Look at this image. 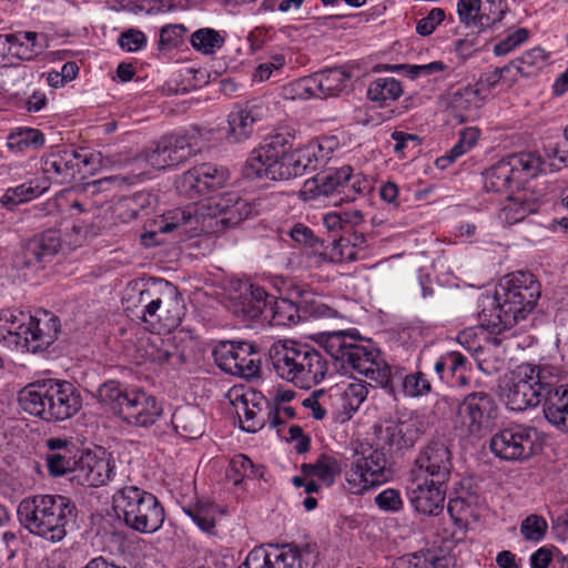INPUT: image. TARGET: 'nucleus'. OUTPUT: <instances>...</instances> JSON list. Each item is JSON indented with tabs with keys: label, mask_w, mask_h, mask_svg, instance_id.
<instances>
[{
	"label": "nucleus",
	"mask_w": 568,
	"mask_h": 568,
	"mask_svg": "<svg viewBox=\"0 0 568 568\" xmlns=\"http://www.w3.org/2000/svg\"><path fill=\"white\" fill-rule=\"evenodd\" d=\"M45 464L50 476L62 477L71 473L75 475L79 458L71 440L51 437L45 440Z\"/></svg>",
	"instance_id": "412c9836"
},
{
	"label": "nucleus",
	"mask_w": 568,
	"mask_h": 568,
	"mask_svg": "<svg viewBox=\"0 0 568 568\" xmlns=\"http://www.w3.org/2000/svg\"><path fill=\"white\" fill-rule=\"evenodd\" d=\"M506 9L507 4L503 0H487L484 11L479 16V27H493L500 22Z\"/></svg>",
	"instance_id": "680f3d73"
},
{
	"label": "nucleus",
	"mask_w": 568,
	"mask_h": 568,
	"mask_svg": "<svg viewBox=\"0 0 568 568\" xmlns=\"http://www.w3.org/2000/svg\"><path fill=\"white\" fill-rule=\"evenodd\" d=\"M297 295L300 297L301 314L303 315L302 321L308 318L326 320L338 316L336 310L325 304L322 298L315 294L301 290L297 292Z\"/></svg>",
	"instance_id": "58836bf2"
},
{
	"label": "nucleus",
	"mask_w": 568,
	"mask_h": 568,
	"mask_svg": "<svg viewBox=\"0 0 568 568\" xmlns=\"http://www.w3.org/2000/svg\"><path fill=\"white\" fill-rule=\"evenodd\" d=\"M548 55L544 49L537 47L526 51L521 57L511 60L509 64L515 68L521 77H531L540 70L547 60Z\"/></svg>",
	"instance_id": "de8ad7c7"
},
{
	"label": "nucleus",
	"mask_w": 568,
	"mask_h": 568,
	"mask_svg": "<svg viewBox=\"0 0 568 568\" xmlns=\"http://www.w3.org/2000/svg\"><path fill=\"white\" fill-rule=\"evenodd\" d=\"M515 186L513 169L506 159L494 164L484 174V189L486 192L507 193Z\"/></svg>",
	"instance_id": "c9c22d12"
},
{
	"label": "nucleus",
	"mask_w": 568,
	"mask_h": 568,
	"mask_svg": "<svg viewBox=\"0 0 568 568\" xmlns=\"http://www.w3.org/2000/svg\"><path fill=\"white\" fill-rule=\"evenodd\" d=\"M265 113L266 108L257 101L236 106L229 115L226 139L233 143L248 139L253 133L254 123L262 120Z\"/></svg>",
	"instance_id": "4be33fe9"
},
{
	"label": "nucleus",
	"mask_w": 568,
	"mask_h": 568,
	"mask_svg": "<svg viewBox=\"0 0 568 568\" xmlns=\"http://www.w3.org/2000/svg\"><path fill=\"white\" fill-rule=\"evenodd\" d=\"M60 320L44 312L41 316L19 315L7 310L0 313V342L11 349L38 353L58 338Z\"/></svg>",
	"instance_id": "423d86ee"
},
{
	"label": "nucleus",
	"mask_w": 568,
	"mask_h": 568,
	"mask_svg": "<svg viewBox=\"0 0 568 568\" xmlns=\"http://www.w3.org/2000/svg\"><path fill=\"white\" fill-rule=\"evenodd\" d=\"M44 143V135L37 129H23L9 135L8 145L11 149L23 151L29 146H40Z\"/></svg>",
	"instance_id": "6e6d98bb"
},
{
	"label": "nucleus",
	"mask_w": 568,
	"mask_h": 568,
	"mask_svg": "<svg viewBox=\"0 0 568 568\" xmlns=\"http://www.w3.org/2000/svg\"><path fill=\"white\" fill-rule=\"evenodd\" d=\"M182 510L202 531L213 532L219 513L216 504L201 498L182 505Z\"/></svg>",
	"instance_id": "f704fd0d"
},
{
	"label": "nucleus",
	"mask_w": 568,
	"mask_h": 568,
	"mask_svg": "<svg viewBox=\"0 0 568 568\" xmlns=\"http://www.w3.org/2000/svg\"><path fill=\"white\" fill-rule=\"evenodd\" d=\"M270 303H272V295L262 286L250 284L241 293L235 312L247 321L256 318L265 321Z\"/></svg>",
	"instance_id": "393cba45"
},
{
	"label": "nucleus",
	"mask_w": 568,
	"mask_h": 568,
	"mask_svg": "<svg viewBox=\"0 0 568 568\" xmlns=\"http://www.w3.org/2000/svg\"><path fill=\"white\" fill-rule=\"evenodd\" d=\"M357 242H352L349 236H341L334 240L332 246L324 253L333 263L353 262L357 258Z\"/></svg>",
	"instance_id": "3c124183"
},
{
	"label": "nucleus",
	"mask_w": 568,
	"mask_h": 568,
	"mask_svg": "<svg viewBox=\"0 0 568 568\" xmlns=\"http://www.w3.org/2000/svg\"><path fill=\"white\" fill-rule=\"evenodd\" d=\"M61 246L57 231L47 230L28 240L13 260L18 268H40L48 258L53 257Z\"/></svg>",
	"instance_id": "f3484780"
},
{
	"label": "nucleus",
	"mask_w": 568,
	"mask_h": 568,
	"mask_svg": "<svg viewBox=\"0 0 568 568\" xmlns=\"http://www.w3.org/2000/svg\"><path fill=\"white\" fill-rule=\"evenodd\" d=\"M515 179V186L519 189L530 179L536 178L545 165L540 155L532 152H521L506 158Z\"/></svg>",
	"instance_id": "7c9ffc66"
},
{
	"label": "nucleus",
	"mask_w": 568,
	"mask_h": 568,
	"mask_svg": "<svg viewBox=\"0 0 568 568\" xmlns=\"http://www.w3.org/2000/svg\"><path fill=\"white\" fill-rule=\"evenodd\" d=\"M497 417L495 398L487 392H473L457 405L454 428L462 437L479 439L491 432Z\"/></svg>",
	"instance_id": "9d476101"
},
{
	"label": "nucleus",
	"mask_w": 568,
	"mask_h": 568,
	"mask_svg": "<svg viewBox=\"0 0 568 568\" xmlns=\"http://www.w3.org/2000/svg\"><path fill=\"white\" fill-rule=\"evenodd\" d=\"M537 430L524 424H510L498 430L489 442L491 453L504 460H525L534 454Z\"/></svg>",
	"instance_id": "ddd939ff"
},
{
	"label": "nucleus",
	"mask_w": 568,
	"mask_h": 568,
	"mask_svg": "<svg viewBox=\"0 0 568 568\" xmlns=\"http://www.w3.org/2000/svg\"><path fill=\"white\" fill-rule=\"evenodd\" d=\"M560 549L555 546H544L538 548L530 556L531 568H556V557Z\"/></svg>",
	"instance_id": "0e129e2a"
},
{
	"label": "nucleus",
	"mask_w": 568,
	"mask_h": 568,
	"mask_svg": "<svg viewBox=\"0 0 568 568\" xmlns=\"http://www.w3.org/2000/svg\"><path fill=\"white\" fill-rule=\"evenodd\" d=\"M359 339L356 329L317 333L316 342L334 361V368L321 351L297 341H278L268 354L276 375L301 389L312 388L335 371L358 374L383 388H392L390 366L381 358L379 349L363 345Z\"/></svg>",
	"instance_id": "f257e3e1"
},
{
	"label": "nucleus",
	"mask_w": 568,
	"mask_h": 568,
	"mask_svg": "<svg viewBox=\"0 0 568 568\" xmlns=\"http://www.w3.org/2000/svg\"><path fill=\"white\" fill-rule=\"evenodd\" d=\"M344 190L342 189L341 203L353 202L358 195H364L371 190L369 182L359 176L349 173V179L344 182Z\"/></svg>",
	"instance_id": "13d9d810"
},
{
	"label": "nucleus",
	"mask_w": 568,
	"mask_h": 568,
	"mask_svg": "<svg viewBox=\"0 0 568 568\" xmlns=\"http://www.w3.org/2000/svg\"><path fill=\"white\" fill-rule=\"evenodd\" d=\"M41 194L39 186L23 183L17 187H10L2 195L0 202L8 210H13L18 204L30 201Z\"/></svg>",
	"instance_id": "864d4df0"
},
{
	"label": "nucleus",
	"mask_w": 568,
	"mask_h": 568,
	"mask_svg": "<svg viewBox=\"0 0 568 568\" xmlns=\"http://www.w3.org/2000/svg\"><path fill=\"white\" fill-rule=\"evenodd\" d=\"M349 173H352V168L345 165L316 175L314 178V183L318 191L317 194L337 196L338 200H336L335 203H341L342 189L344 190V182L349 179Z\"/></svg>",
	"instance_id": "4c0bfd02"
},
{
	"label": "nucleus",
	"mask_w": 568,
	"mask_h": 568,
	"mask_svg": "<svg viewBox=\"0 0 568 568\" xmlns=\"http://www.w3.org/2000/svg\"><path fill=\"white\" fill-rule=\"evenodd\" d=\"M264 468L255 466L253 462L243 454L235 455L229 465L226 477L233 485L239 486L245 479L262 478Z\"/></svg>",
	"instance_id": "a19ab883"
},
{
	"label": "nucleus",
	"mask_w": 568,
	"mask_h": 568,
	"mask_svg": "<svg viewBox=\"0 0 568 568\" xmlns=\"http://www.w3.org/2000/svg\"><path fill=\"white\" fill-rule=\"evenodd\" d=\"M114 508L122 514L124 524L131 529L152 534L164 521V509L158 498L144 489L129 485L119 489L113 496Z\"/></svg>",
	"instance_id": "6e6552de"
},
{
	"label": "nucleus",
	"mask_w": 568,
	"mask_h": 568,
	"mask_svg": "<svg viewBox=\"0 0 568 568\" xmlns=\"http://www.w3.org/2000/svg\"><path fill=\"white\" fill-rule=\"evenodd\" d=\"M432 382L422 371L406 374L402 378V390L404 396L418 398L432 393Z\"/></svg>",
	"instance_id": "8fccbe9b"
},
{
	"label": "nucleus",
	"mask_w": 568,
	"mask_h": 568,
	"mask_svg": "<svg viewBox=\"0 0 568 568\" xmlns=\"http://www.w3.org/2000/svg\"><path fill=\"white\" fill-rule=\"evenodd\" d=\"M379 510L385 513H398L404 507V501L399 490L386 488L382 490L374 499Z\"/></svg>",
	"instance_id": "bf43d9fd"
},
{
	"label": "nucleus",
	"mask_w": 568,
	"mask_h": 568,
	"mask_svg": "<svg viewBox=\"0 0 568 568\" xmlns=\"http://www.w3.org/2000/svg\"><path fill=\"white\" fill-rule=\"evenodd\" d=\"M483 102L480 89L471 85L458 88L448 94V105L457 112L477 110Z\"/></svg>",
	"instance_id": "c03bdc74"
},
{
	"label": "nucleus",
	"mask_w": 568,
	"mask_h": 568,
	"mask_svg": "<svg viewBox=\"0 0 568 568\" xmlns=\"http://www.w3.org/2000/svg\"><path fill=\"white\" fill-rule=\"evenodd\" d=\"M402 94V84L395 78H378L372 81L367 89V98L381 105L397 100Z\"/></svg>",
	"instance_id": "79ce46f5"
},
{
	"label": "nucleus",
	"mask_w": 568,
	"mask_h": 568,
	"mask_svg": "<svg viewBox=\"0 0 568 568\" xmlns=\"http://www.w3.org/2000/svg\"><path fill=\"white\" fill-rule=\"evenodd\" d=\"M154 196L146 192L135 193L133 196L125 199L121 205L126 210L130 219H136L140 211L150 209L154 203Z\"/></svg>",
	"instance_id": "e2e57ef3"
},
{
	"label": "nucleus",
	"mask_w": 568,
	"mask_h": 568,
	"mask_svg": "<svg viewBox=\"0 0 568 568\" xmlns=\"http://www.w3.org/2000/svg\"><path fill=\"white\" fill-rule=\"evenodd\" d=\"M547 389L542 400L545 418L557 429L568 433V384L552 385Z\"/></svg>",
	"instance_id": "b1692460"
},
{
	"label": "nucleus",
	"mask_w": 568,
	"mask_h": 568,
	"mask_svg": "<svg viewBox=\"0 0 568 568\" xmlns=\"http://www.w3.org/2000/svg\"><path fill=\"white\" fill-rule=\"evenodd\" d=\"M301 469L304 476L317 477L327 487L332 486L336 477L342 473L339 462L326 454L320 455L313 464H303Z\"/></svg>",
	"instance_id": "e433bc0d"
},
{
	"label": "nucleus",
	"mask_w": 568,
	"mask_h": 568,
	"mask_svg": "<svg viewBox=\"0 0 568 568\" xmlns=\"http://www.w3.org/2000/svg\"><path fill=\"white\" fill-rule=\"evenodd\" d=\"M317 554L313 546L255 547L239 568H314Z\"/></svg>",
	"instance_id": "9b49d317"
},
{
	"label": "nucleus",
	"mask_w": 568,
	"mask_h": 568,
	"mask_svg": "<svg viewBox=\"0 0 568 568\" xmlns=\"http://www.w3.org/2000/svg\"><path fill=\"white\" fill-rule=\"evenodd\" d=\"M75 475L79 483L89 487L105 485L114 475V460L92 453L81 454Z\"/></svg>",
	"instance_id": "5701e85b"
},
{
	"label": "nucleus",
	"mask_w": 568,
	"mask_h": 568,
	"mask_svg": "<svg viewBox=\"0 0 568 568\" xmlns=\"http://www.w3.org/2000/svg\"><path fill=\"white\" fill-rule=\"evenodd\" d=\"M329 392L331 406L336 409L341 408L348 416L359 408L368 395V388L363 382H353L344 387L335 386Z\"/></svg>",
	"instance_id": "c756f323"
},
{
	"label": "nucleus",
	"mask_w": 568,
	"mask_h": 568,
	"mask_svg": "<svg viewBox=\"0 0 568 568\" xmlns=\"http://www.w3.org/2000/svg\"><path fill=\"white\" fill-rule=\"evenodd\" d=\"M349 79L351 73L344 68H332L300 79L293 85L301 94L325 99L342 92Z\"/></svg>",
	"instance_id": "dca6fc26"
},
{
	"label": "nucleus",
	"mask_w": 568,
	"mask_h": 568,
	"mask_svg": "<svg viewBox=\"0 0 568 568\" xmlns=\"http://www.w3.org/2000/svg\"><path fill=\"white\" fill-rule=\"evenodd\" d=\"M378 438L389 452H400L413 447L417 440V429L408 422L393 420L381 427Z\"/></svg>",
	"instance_id": "bb28decb"
},
{
	"label": "nucleus",
	"mask_w": 568,
	"mask_h": 568,
	"mask_svg": "<svg viewBox=\"0 0 568 568\" xmlns=\"http://www.w3.org/2000/svg\"><path fill=\"white\" fill-rule=\"evenodd\" d=\"M414 476L447 484L453 470V454L445 439H432L423 446L415 459Z\"/></svg>",
	"instance_id": "4468645a"
},
{
	"label": "nucleus",
	"mask_w": 568,
	"mask_h": 568,
	"mask_svg": "<svg viewBox=\"0 0 568 568\" xmlns=\"http://www.w3.org/2000/svg\"><path fill=\"white\" fill-rule=\"evenodd\" d=\"M196 168L203 195H207L222 189L230 179V173L225 168H217L210 163H202Z\"/></svg>",
	"instance_id": "a18cd8bd"
},
{
	"label": "nucleus",
	"mask_w": 568,
	"mask_h": 568,
	"mask_svg": "<svg viewBox=\"0 0 568 568\" xmlns=\"http://www.w3.org/2000/svg\"><path fill=\"white\" fill-rule=\"evenodd\" d=\"M447 484H436L432 479L415 476L409 489L413 507L424 515L437 516L444 509Z\"/></svg>",
	"instance_id": "6ab92c4d"
},
{
	"label": "nucleus",
	"mask_w": 568,
	"mask_h": 568,
	"mask_svg": "<svg viewBox=\"0 0 568 568\" xmlns=\"http://www.w3.org/2000/svg\"><path fill=\"white\" fill-rule=\"evenodd\" d=\"M557 382V373L548 365H519L508 377L504 392L510 410L523 412L537 406L547 389Z\"/></svg>",
	"instance_id": "0eeeda50"
},
{
	"label": "nucleus",
	"mask_w": 568,
	"mask_h": 568,
	"mask_svg": "<svg viewBox=\"0 0 568 568\" xmlns=\"http://www.w3.org/2000/svg\"><path fill=\"white\" fill-rule=\"evenodd\" d=\"M480 0H458L457 13L462 22L470 23L479 27Z\"/></svg>",
	"instance_id": "338daca9"
},
{
	"label": "nucleus",
	"mask_w": 568,
	"mask_h": 568,
	"mask_svg": "<svg viewBox=\"0 0 568 568\" xmlns=\"http://www.w3.org/2000/svg\"><path fill=\"white\" fill-rule=\"evenodd\" d=\"M300 301L297 303L287 298L272 296L265 321L272 326H293L302 321Z\"/></svg>",
	"instance_id": "72a5a7b5"
},
{
	"label": "nucleus",
	"mask_w": 568,
	"mask_h": 568,
	"mask_svg": "<svg viewBox=\"0 0 568 568\" xmlns=\"http://www.w3.org/2000/svg\"><path fill=\"white\" fill-rule=\"evenodd\" d=\"M207 207L223 229L239 225L252 211L248 202L233 192L210 197Z\"/></svg>",
	"instance_id": "aec40b11"
},
{
	"label": "nucleus",
	"mask_w": 568,
	"mask_h": 568,
	"mask_svg": "<svg viewBox=\"0 0 568 568\" xmlns=\"http://www.w3.org/2000/svg\"><path fill=\"white\" fill-rule=\"evenodd\" d=\"M161 145L165 146L168 166H175L196 154V138L187 135L169 134L161 139Z\"/></svg>",
	"instance_id": "2f4dec72"
},
{
	"label": "nucleus",
	"mask_w": 568,
	"mask_h": 568,
	"mask_svg": "<svg viewBox=\"0 0 568 568\" xmlns=\"http://www.w3.org/2000/svg\"><path fill=\"white\" fill-rule=\"evenodd\" d=\"M186 32V28L182 24H169L161 29L159 47L160 49H169L176 47Z\"/></svg>",
	"instance_id": "69168bd1"
},
{
	"label": "nucleus",
	"mask_w": 568,
	"mask_h": 568,
	"mask_svg": "<svg viewBox=\"0 0 568 568\" xmlns=\"http://www.w3.org/2000/svg\"><path fill=\"white\" fill-rule=\"evenodd\" d=\"M548 531L547 520L537 514H530L520 524V534L526 541L540 542Z\"/></svg>",
	"instance_id": "603ef678"
},
{
	"label": "nucleus",
	"mask_w": 568,
	"mask_h": 568,
	"mask_svg": "<svg viewBox=\"0 0 568 568\" xmlns=\"http://www.w3.org/2000/svg\"><path fill=\"white\" fill-rule=\"evenodd\" d=\"M161 308H165V315H159L160 323L168 329L179 326L184 315V302L178 287L165 280Z\"/></svg>",
	"instance_id": "473e14b6"
},
{
	"label": "nucleus",
	"mask_w": 568,
	"mask_h": 568,
	"mask_svg": "<svg viewBox=\"0 0 568 568\" xmlns=\"http://www.w3.org/2000/svg\"><path fill=\"white\" fill-rule=\"evenodd\" d=\"M394 476L392 462L383 448L369 443H359L354 453L351 470L346 475L349 494H363L371 487L389 481Z\"/></svg>",
	"instance_id": "1a4fd4ad"
},
{
	"label": "nucleus",
	"mask_w": 568,
	"mask_h": 568,
	"mask_svg": "<svg viewBox=\"0 0 568 568\" xmlns=\"http://www.w3.org/2000/svg\"><path fill=\"white\" fill-rule=\"evenodd\" d=\"M529 30L526 28H519L511 34H508L505 39L500 40L494 45V53L498 57L507 55L508 53L516 50L519 45L525 43L529 38Z\"/></svg>",
	"instance_id": "4d7b16f0"
},
{
	"label": "nucleus",
	"mask_w": 568,
	"mask_h": 568,
	"mask_svg": "<svg viewBox=\"0 0 568 568\" xmlns=\"http://www.w3.org/2000/svg\"><path fill=\"white\" fill-rule=\"evenodd\" d=\"M129 392L119 382L111 379L99 386L95 397L101 404L109 406L115 415L120 416Z\"/></svg>",
	"instance_id": "37998d69"
},
{
	"label": "nucleus",
	"mask_w": 568,
	"mask_h": 568,
	"mask_svg": "<svg viewBox=\"0 0 568 568\" xmlns=\"http://www.w3.org/2000/svg\"><path fill=\"white\" fill-rule=\"evenodd\" d=\"M22 410L48 423L73 417L82 407L80 392L65 381L29 384L18 395Z\"/></svg>",
	"instance_id": "39448f33"
},
{
	"label": "nucleus",
	"mask_w": 568,
	"mask_h": 568,
	"mask_svg": "<svg viewBox=\"0 0 568 568\" xmlns=\"http://www.w3.org/2000/svg\"><path fill=\"white\" fill-rule=\"evenodd\" d=\"M176 191L189 199L203 195L197 168L194 166L175 180Z\"/></svg>",
	"instance_id": "5fc2aeb1"
},
{
	"label": "nucleus",
	"mask_w": 568,
	"mask_h": 568,
	"mask_svg": "<svg viewBox=\"0 0 568 568\" xmlns=\"http://www.w3.org/2000/svg\"><path fill=\"white\" fill-rule=\"evenodd\" d=\"M160 345L152 343L146 351L148 357L160 365L168 364L179 367L185 362V356L171 341L159 339Z\"/></svg>",
	"instance_id": "49530a36"
},
{
	"label": "nucleus",
	"mask_w": 568,
	"mask_h": 568,
	"mask_svg": "<svg viewBox=\"0 0 568 568\" xmlns=\"http://www.w3.org/2000/svg\"><path fill=\"white\" fill-rule=\"evenodd\" d=\"M224 43V37L221 36L219 31L211 28L199 29L191 36L192 47L203 54L215 53Z\"/></svg>",
	"instance_id": "09e8293b"
},
{
	"label": "nucleus",
	"mask_w": 568,
	"mask_h": 568,
	"mask_svg": "<svg viewBox=\"0 0 568 568\" xmlns=\"http://www.w3.org/2000/svg\"><path fill=\"white\" fill-rule=\"evenodd\" d=\"M541 295L535 275L517 271L504 276L495 295H481L478 300V318L493 334H500L526 320Z\"/></svg>",
	"instance_id": "7ed1b4c3"
},
{
	"label": "nucleus",
	"mask_w": 568,
	"mask_h": 568,
	"mask_svg": "<svg viewBox=\"0 0 568 568\" xmlns=\"http://www.w3.org/2000/svg\"><path fill=\"white\" fill-rule=\"evenodd\" d=\"M0 43L9 44L8 53L23 61L33 60L44 49L38 42V33L32 31L0 34Z\"/></svg>",
	"instance_id": "c85d7f7f"
},
{
	"label": "nucleus",
	"mask_w": 568,
	"mask_h": 568,
	"mask_svg": "<svg viewBox=\"0 0 568 568\" xmlns=\"http://www.w3.org/2000/svg\"><path fill=\"white\" fill-rule=\"evenodd\" d=\"M171 422L175 432L185 439H197L205 432V414L195 405L178 407Z\"/></svg>",
	"instance_id": "a878e982"
},
{
	"label": "nucleus",
	"mask_w": 568,
	"mask_h": 568,
	"mask_svg": "<svg viewBox=\"0 0 568 568\" xmlns=\"http://www.w3.org/2000/svg\"><path fill=\"white\" fill-rule=\"evenodd\" d=\"M162 415V406L156 398L142 389H130L124 407L121 408L120 418L126 424L149 427Z\"/></svg>",
	"instance_id": "a211bd4d"
},
{
	"label": "nucleus",
	"mask_w": 568,
	"mask_h": 568,
	"mask_svg": "<svg viewBox=\"0 0 568 568\" xmlns=\"http://www.w3.org/2000/svg\"><path fill=\"white\" fill-rule=\"evenodd\" d=\"M165 154V146L161 145V140L153 142L142 153L141 158L148 162L152 168L162 170L166 169L168 162Z\"/></svg>",
	"instance_id": "774afa93"
},
{
	"label": "nucleus",
	"mask_w": 568,
	"mask_h": 568,
	"mask_svg": "<svg viewBox=\"0 0 568 568\" xmlns=\"http://www.w3.org/2000/svg\"><path fill=\"white\" fill-rule=\"evenodd\" d=\"M200 216L196 213L194 205L185 207H175L161 215L160 221L156 222L158 231L160 233H169L180 230L183 234L196 232L199 230Z\"/></svg>",
	"instance_id": "cd10ccee"
},
{
	"label": "nucleus",
	"mask_w": 568,
	"mask_h": 568,
	"mask_svg": "<svg viewBox=\"0 0 568 568\" xmlns=\"http://www.w3.org/2000/svg\"><path fill=\"white\" fill-rule=\"evenodd\" d=\"M78 509L69 497L37 494L23 498L17 508L19 523L31 534L51 542L61 541L77 518Z\"/></svg>",
	"instance_id": "20e7f679"
},
{
	"label": "nucleus",
	"mask_w": 568,
	"mask_h": 568,
	"mask_svg": "<svg viewBox=\"0 0 568 568\" xmlns=\"http://www.w3.org/2000/svg\"><path fill=\"white\" fill-rule=\"evenodd\" d=\"M303 406L312 410V416L321 420L326 416L327 404L331 405V392L324 389H317L313 392L307 398L303 400Z\"/></svg>",
	"instance_id": "052dcab7"
},
{
	"label": "nucleus",
	"mask_w": 568,
	"mask_h": 568,
	"mask_svg": "<svg viewBox=\"0 0 568 568\" xmlns=\"http://www.w3.org/2000/svg\"><path fill=\"white\" fill-rule=\"evenodd\" d=\"M295 133L276 132L255 148L243 168V175L250 180L265 179L284 181L315 171L318 164L328 160L329 150L312 141L294 148Z\"/></svg>",
	"instance_id": "f03ea898"
},
{
	"label": "nucleus",
	"mask_w": 568,
	"mask_h": 568,
	"mask_svg": "<svg viewBox=\"0 0 568 568\" xmlns=\"http://www.w3.org/2000/svg\"><path fill=\"white\" fill-rule=\"evenodd\" d=\"M95 159L94 154H82L74 149L63 148L42 158V171L57 183H71L81 165L88 166Z\"/></svg>",
	"instance_id": "2eb2a0df"
},
{
	"label": "nucleus",
	"mask_w": 568,
	"mask_h": 568,
	"mask_svg": "<svg viewBox=\"0 0 568 568\" xmlns=\"http://www.w3.org/2000/svg\"><path fill=\"white\" fill-rule=\"evenodd\" d=\"M216 365L224 372L243 378L258 376L261 354L256 345L244 341H223L214 349Z\"/></svg>",
	"instance_id": "f8f14e48"
},
{
	"label": "nucleus",
	"mask_w": 568,
	"mask_h": 568,
	"mask_svg": "<svg viewBox=\"0 0 568 568\" xmlns=\"http://www.w3.org/2000/svg\"><path fill=\"white\" fill-rule=\"evenodd\" d=\"M538 204L527 200L525 195L508 196L507 203L499 212V220L513 225L523 221L526 216L537 212Z\"/></svg>",
	"instance_id": "ea45409f"
}]
</instances>
